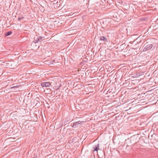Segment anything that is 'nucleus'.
Masks as SVG:
<instances>
[{
    "mask_svg": "<svg viewBox=\"0 0 158 158\" xmlns=\"http://www.w3.org/2000/svg\"><path fill=\"white\" fill-rule=\"evenodd\" d=\"M152 90V89L149 90V93H151V92ZM154 95V94H149V98H150V99H149V103H151L150 104L152 105L155 103V102H154V101H155V100H154L155 98V97L152 98Z\"/></svg>",
    "mask_w": 158,
    "mask_h": 158,
    "instance_id": "1",
    "label": "nucleus"
},
{
    "mask_svg": "<svg viewBox=\"0 0 158 158\" xmlns=\"http://www.w3.org/2000/svg\"><path fill=\"white\" fill-rule=\"evenodd\" d=\"M44 38V37L42 36H38L37 35L35 36L34 38V42L35 43H37L41 41V40H43Z\"/></svg>",
    "mask_w": 158,
    "mask_h": 158,
    "instance_id": "2",
    "label": "nucleus"
},
{
    "mask_svg": "<svg viewBox=\"0 0 158 158\" xmlns=\"http://www.w3.org/2000/svg\"><path fill=\"white\" fill-rule=\"evenodd\" d=\"M84 122H85L84 121H78L75 123H74L72 127L73 128L76 127H77L79 125L83 124L84 123Z\"/></svg>",
    "mask_w": 158,
    "mask_h": 158,
    "instance_id": "3",
    "label": "nucleus"
},
{
    "mask_svg": "<svg viewBox=\"0 0 158 158\" xmlns=\"http://www.w3.org/2000/svg\"><path fill=\"white\" fill-rule=\"evenodd\" d=\"M51 83L50 82H45L41 83V85L42 87H50L51 86Z\"/></svg>",
    "mask_w": 158,
    "mask_h": 158,
    "instance_id": "4",
    "label": "nucleus"
},
{
    "mask_svg": "<svg viewBox=\"0 0 158 158\" xmlns=\"http://www.w3.org/2000/svg\"><path fill=\"white\" fill-rule=\"evenodd\" d=\"M99 40H100L103 41L107 43L108 42V40L107 38L103 36H100Z\"/></svg>",
    "mask_w": 158,
    "mask_h": 158,
    "instance_id": "5",
    "label": "nucleus"
},
{
    "mask_svg": "<svg viewBox=\"0 0 158 158\" xmlns=\"http://www.w3.org/2000/svg\"><path fill=\"white\" fill-rule=\"evenodd\" d=\"M99 143H98L96 145H94L93 147V151H97V152L98 150L99 149Z\"/></svg>",
    "mask_w": 158,
    "mask_h": 158,
    "instance_id": "6",
    "label": "nucleus"
},
{
    "mask_svg": "<svg viewBox=\"0 0 158 158\" xmlns=\"http://www.w3.org/2000/svg\"><path fill=\"white\" fill-rule=\"evenodd\" d=\"M143 51H146L148 50V44L147 42L144 45L143 47Z\"/></svg>",
    "mask_w": 158,
    "mask_h": 158,
    "instance_id": "7",
    "label": "nucleus"
},
{
    "mask_svg": "<svg viewBox=\"0 0 158 158\" xmlns=\"http://www.w3.org/2000/svg\"><path fill=\"white\" fill-rule=\"evenodd\" d=\"M155 44H150L149 46V50L152 49V50H153L155 49Z\"/></svg>",
    "mask_w": 158,
    "mask_h": 158,
    "instance_id": "8",
    "label": "nucleus"
},
{
    "mask_svg": "<svg viewBox=\"0 0 158 158\" xmlns=\"http://www.w3.org/2000/svg\"><path fill=\"white\" fill-rule=\"evenodd\" d=\"M12 33V31H9L8 32H7L5 34V36H7L10 35Z\"/></svg>",
    "mask_w": 158,
    "mask_h": 158,
    "instance_id": "9",
    "label": "nucleus"
},
{
    "mask_svg": "<svg viewBox=\"0 0 158 158\" xmlns=\"http://www.w3.org/2000/svg\"><path fill=\"white\" fill-rule=\"evenodd\" d=\"M147 18L146 17H143L141 19V20L142 21L143 20H147Z\"/></svg>",
    "mask_w": 158,
    "mask_h": 158,
    "instance_id": "10",
    "label": "nucleus"
},
{
    "mask_svg": "<svg viewBox=\"0 0 158 158\" xmlns=\"http://www.w3.org/2000/svg\"><path fill=\"white\" fill-rule=\"evenodd\" d=\"M24 18L23 17H21V18H18V20H21V19H24Z\"/></svg>",
    "mask_w": 158,
    "mask_h": 158,
    "instance_id": "11",
    "label": "nucleus"
},
{
    "mask_svg": "<svg viewBox=\"0 0 158 158\" xmlns=\"http://www.w3.org/2000/svg\"><path fill=\"white\" fill-rule=\"evenodd\" d=\"M32 158H37V155H34Z\"/></svg>",
    "mask_w": 158,
    "mask_h": 158,
    "instance_id": "12",
    "label": "nucleus"
},
{
    "mask_svg": "<svg viewBox=\"0 0 158 158\" xmlns=\"http://www.w3.org/2000/svg\"><path fill=\"white\" fill-rule=\"evenodd\" d=\"M147 92H146L145 93H144V94H141V95H145V94H147Z\"/></svg>",
    "mask_w": 158,
    "mask_h": 158,
    "instance_id": "13",
    "label": "nucleus"
},
{
    "mask_svg": "<svg viewBox=\"0 0 158 158\" xmlns=\"http://www.w3.org/2000/svg\"><path fill=\"white\" fill-rule=\"evenodd\" d=\"M152 10V9H150V10L149 9V10H148L149 13H151V11Z\"/></svg>",
    "mask_w": 158,
    "mask_h": 158,
    "instance_id": "14",
    "label": "nucleus"
},
{
    "mask_svg": "<svg viewBox=\"0 0 158 158\" xmlns=\"http://www.w3.org/2000/svg\"><path fill=\"white\" fill-rule=\"evenodd\" d=\"M152 80V79H151L150 80H149V84H148V85H152V84H150V82H149V81L150 80Z\"/></svg>",
    "mask_w": 158,
    "mask_h": 158,
    "instance_id": "15",
    "label": "nucleus"
},
{
    "mask_svg": "<svg viewBox=\"0 0 158 158\" xmlns=\"http://www.w3.org/2000/svg\"><path fill=\"white\" fill-rule=\"evenodd\" d=\"M17 87V86H14V87H11V89H12V88H14V87Z\"/></svg>",
    "mask_w": 158,
    "mask_h": 158,
    "instance_id": "16",
    "label": "nucleus"
},
{
    "mask_svg": "<svg viewBox=\"0 0 158 158\" xmlns=\"http://www.w3.org/2000/svg\"><path fill=\"white\" fill-rule=\"evenodd\" d=\"M121 2L122 3V1H120L119 2V3H121Z\"/></svg>",
    "mask_w": 158,
    "mask_h": 158,
    "instance_id": "17",
    "label": "nucleus"
},
{
    "mask_svg": "<svg viewBox=\"0 0 158 158\" xmlns=\"http://www.w3.org/2000/svg\"><path fill=\"white\" fill-rule=\"evenodd\" d=\"M147 30H148L147 31H148V29H147Z\"/></svg>",
    "mask_w": 158,
    "mask_h": 158,
    "instance_id": "18",
    "label": "nucleus"
},
{
    "mask_svg": "<svg viewBox=\"0 0 158 158\" xmlns=\"http://www.w3.org/2000/svg\"><path fill=\"white\" fill-rule=\"evenodd\" d=\"M150 5H149H149H148L149 7V6H150Z\"/></svg>",
    "mask_w": 158,
    "mask_h": 158,
    "instance_id": "19",
    "label": "nucleus"
}]
</instances>
